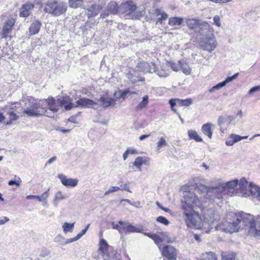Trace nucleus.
Wrapping results in <instances>:
<instances>
[{
    "instance_id": "nucleus-1",
    "label": "nucleus",
    "mask_w": 260,
    "mask_h": 260,
    "mask_svg": "<svg viewBox=\"0 0 260 260\" xmlns=\"http://www.w3.org/2000/svg\"><path fill=\"white\" fill-rule=\"evenodd\" d=\"M187 26L201 37V47L211 52L217 46V42L213 34L214 29L207 22L201 19L189 18L185 20Z\"/></svg>"
},
{
    "instance_id": "nucleus-2",
    "label": "nucleus",
    "mask_w": 260,
    "mask_h": 260,
    "mask_svg": "<svg viewBox=\"0 0 260 260\" xmlns=\"http://www.w3.org/2000/svg\"><path fill=\"white\" fill-rule=\"evenodd\" d=\"M183 215L187 226L195 229H201L207 233L214 227L215 222L218 219V215L212 212L205 214L203 220L199 214L193 210H186L183 211Z\"/></svg>"
},
{
    "instance_id": "nucleus-3",
    "label": "nucleus",
    "mask_w": 260,
    "mask_h": 260,
    "mask_svg": "<svg viewBox=\"0 0 260 260\" xmlns=\"http://www.w3.org/2000/svg\"><path fill=\"white\" fill-rule=\"evenodd\" d=\"M59 107V100L53 98L43 100L38 102H30L29 107L24 111V113L29 116H38L44 115L49 117H53L54 113L58 111Z\"/></svg>"
},
{
    "instance_id": "nucleus-4",
    "label": "nucleus",
    "mask_w": 260,
    "mask_h": 260,
    "mask_svg": "<svg viewBox=\"0 0 260 260\" xmlns=\"http://www.w3.org/2000/svg\"><path fill=\"white\" fill-rule=\"evenodd\" d=\"M235 218L241 225L240 229L248 230L249 235L260 237V218L254 220L252 215L243 212L235 214Z\"/></svg>"
},
{
    "instance_id": "nucleus-5",
    "label": "nucleus",
    "mask_w": 260,
    "mask_h": 260,
    "mask_svg": "<svg viewBox=\"0 0 260 260\" xmlns=\"http://www.w3.org/2000/svg\"><path fill=\"white\" fill-rule=\"evenodd\" d=\"M59 107H64L66 110H69L72 108L82 107L85 108H93L97 103L88 98H80L75 103L71 102L69 96L60 98L59 99Z\"/></svg>"
},
{
    "instance_id": "nucleus-6",
    "label": "nucleus",
    "mask_w": 260,
    "mask_h": 260,
    "mask_svg": "<svg viewBox=\"0 0 260 260\" xmlns=\"http://www.w3.org/2000/svg\"><path fill=\"white\" fill-rule=\"evenodd\" d=\"M235 214L234 213H230L227 215V218L224 219L221 223L216 225L218 220L219 219V216L218 215V219L216 222H215V225L217 230H221L226 233H233L238 232L241 228V225H239L236 218H235Z\"/></svg>"
},
{
    "instance_id": "nucleus-7",
    "label": "nucleus",
    "mask_w": 260,
    "mask_h": 260,
    "mask_svg": "<svg viewBox=\"0 0 260 260\" xmlns=\"http://www.w3.org/2000/svg\"><path fill=\"white\" fill-rule=\"evenodd\" d=\"M67 8L66 3L56 0H49L45 4L44 11L52 16H59L67 11Z\"/></svg>"
},
{
    "instance_id": "nucleus-8",
    "label": "nucleus",
    "mask_w": 260,
    "mask_h": 260,
    "mask_svg": "<svg viewBox=\"0 0 260 260\" xmlns=\"http://www.w3.org/2000/svg\"><path fill=\"white\" fill-rule=\"evenodd\" d=\"M99 251L102 254L104 260H121L120 254L104 239L100 240Z\"/></svg>"
},
{
    "instance_id": "nucleus-9",
    "label": "nucleus",
    "mask_w": 260,
    "mask_h": 260,
    "mask_svg": "<svg viewBox=\"0 0 260 260\" xmlns=\"http://www.w3.org/2000/svg\"><path fill=\"white\" fill-rule=\"evenodd\" d=\"M200 200L193 192H186L184 195V200L182 203V208L183 211L186 210H193V208L201 206Z\"/></svg>"
},
{
    "instance_id": "nucleus-10",
    "label": "nucleus",
    "mask_w": 260,
    "mask_h": 260,
    "mask_svg": "<svg viewBox=\"0 0 260 260\" xmlns=\"http://www.w3.org/2000/svg\"><path fill=\"white\" fill-rule=\"evenodd\" d=\"M137 9L136 5L132 1L122 3L119 6V12L121 14L132 15Z\"/></svg>"
},
{
    "instance_id": "nucleus-11",
    "label": "nucleus",
    "mask_w": 260,
    "mask_h": 260,
    "mask_svg": "<svg viewBox=\"0 0 260 260\" xmlns=\"http://www.w3.org/2000/svg\"><path fill=\"white\" fill-rule=\"evenodd\" d=\"M208 193H209V199L214 201L215 198L218 199L222 198L223 194L226 193L224 190V187H222L221 184L216 187H210Z\"/></svg>"
},
{
    "instance_id": "nucleus-12",
    "label": "nucleus",
    "mask_w": 260,
    "mask_h": 260,
    "mask_svg": "<svg viewBox=\"0 0 260 260\" xmlns=\"http://www.w3.org/2000/svg\"><path fill=\"white\" fill-rule=\"evenodd\" d=\"M161 254L169 260H175L177 256V250L172 246L166 245L161 250Z\"/></svg>"
},
{
    "instance_id": "nucleus-13",
    "label": "nucleus",
    "mask_w": 260,
    "mask_h": 260,
    "mask_svg": "<svg viewBox=\"0 0 260 260\" xmlns=\"http://www.w3.org/2000/svg\"><path fill=\"white\" fill-rule=\"evenodd\" d=\"M57 177L60 179L61 183L67 187H74L78 183V180L77 179L67 178L66 176L62 174H58Z\"/></svg>"
},
{
    "instance_id": "nucleus-14",
    "label": "nucleus",
    "mask_w": 260,
    "mask_h": 260,
    "mask_svg": "<svg viewBox=\"0 0 260 260\" xmlns=\"http://www.w3.org/2000/svg\"><path fill=\"white\" fill-rule=\"evenodd\" d=\"M234 119L235 117L233 116L226 115L219 116L218 118L217 122L218 125L220 127L221 132L223 133L226 129V127H224V123H226L229 124Z\"/></svg>"
},
{
    "instance_id": "nucleus-15",
    "label": "nucleus",
    "mask_w": 260,
    "mask_h": 260,
    "mask_svg": "<svg viewBox=\"0 0 260 260\" xmlns=\"http://www.w3.org/2000/svg\"><path fill=\"white\" fill-rule=\"evenodd\" d=\"M138 67L140 68L143 72L153 73L156 72V64L153 62L149 63L146 62H139Z\"/></svg>"
},
{
    "instance_id": "nucleus-16",
    "label": "nucleus",
    "mask_w": 260,
    "mask_h": 260,
    "mask_svg": "<svg viewBox=\"0 0 260 260\" xmlns=\"http://www.w3.org/2000/svg\"><path fill=\"white\" fill-rule=\"evenodd\" d=\"M15 23V20L13 18H10L5 23L2 29V38H6L12 30V28Z\"/></svg>"
},
{
    "instance_id": "nucleus-17",
    "label": "nucleus",
    "mask_w": 260,
    "mask_h": 260,
    "mask_svg": "<svg viewBox=\"0 0 260 260\" xmlns=\"http://www.w3.org/2000/svg\"><path fill=\"white\" fill-rule=\"evenodd\" d=\"M239 75V73H236L233 75L231 77H228L224 81L218 83L216 85L213 86L210 90L209 92H213L215 90L219 89L220 88H221L222 87H224L227 83L232 81L233 80L235 79Z\"/></svg>"
},
{
    "instance_id": "nucleus-18",
    "label": "nucleus",
    "mask_w": 260,
    "mask_h": 260,
    "mask_svg": "<svg viewBox=\"0 0 260 260\" xmlns=\"http://www.w3.org/2000/svg\"><path fill=\"white\" fill-rule=\"evenodd\" d=\"M34 8V5L31 3H27L24 4L20 10L19 15L20 17H27L30 14L31 11Z\"/></svg>"
},
{
    "instance_id": "nucleus-19",
    "label": "nucleus",
    "mask_w": 260,
    "mask_h": 260,
    "mask_svg": "<svg viewBox=\"0 0 260 260\" xmlns=\"http://www.w3.org/2000/svg\"><path fill=\"white\" fill-rule=\"evenodd\" d=\"M99 101L101 103V106L104 108H107L110 106H113L116 100L112 98L103 95L100 97Z\"/></svg>"
},
{
    "instance_id": "nucleus-20",
    "label": "nucleus",
    "mask_w": 260,
    "mask_h": 260,
    "mask_svg": "<svg viewBox=\"0 0 260 260\" xmlns=\"http://www.w3.org/2000/svg\"><path fill=\"white\" fill-rule=\"evenodd\" d=\"M124 231L127 233H142L143 231L142 226L138 225L134 226L128 222H125L124 225Z\"/></svg>"
},
{
    "instance_id": "nucleus-21",
    "label": "nucleus",
    "mask_w": 260,
    "mask_h": 260,
    "mask_svg": "<svg viewBox=\"0 0 260 260\" xmlns=\"http://www.w3.org/2000/svg\"><path fill=\"white\" fill-rule=\"evenodd\" d=\"M160 78H166L170 75V71L166 63L162 64L155 72Z\"/></svg>"
},
{
    "instance_id": "nucleus-22",
    "label": "nucleus",
    "mask_w": 260,
    "mask_h": 260,
    "mask_svg": "<svg viewBox=\"0 0 260 260\" xmlns=\"http://www.w3.org/2000/svg\"><path fill=\"white\" fill-rule=\"evenodd\" d=\"M238 180L237 179L229 181L224 184H222V187H224V190L226 193L229 192L231 193L234 192V188L238 185Z\"/></svg>"
},
{
    "instance_id": "nucleus-23",
    "label": "nucleus",
    "mask_w": 260,
    "mask_h": 260,
    "mask_svg": "<svg viewBox=\"0 0 260 260\" xmlns=\"http://www.w3.org/2000/svg\"><path fill=\"white\" fill-rule=\"evenodd\" d=\"M248 190L249 192L247 193L245 192V193L243 194V197H247L249 196V193H250L251 195H255L256 193H257L256 197L257 198H258L259 193L260 192L259 187L253 184L252 183H250L248 185Z\"/></svg>"
},
{
    "instance_id": "nucleus-24",
    "label": "nucleus",
    "mask_w": 260,
    "mask_h": 260,
    "mask_svg": "<svg viewBox=\"0 0 260 260\" xmlns=\"http://www.w3.org/2000/svg\"><path fill=\"white\" fill-rule=\"evenodd\" d=\"M102 7L98 4L92 5L88 9V17H92L96 16L100 12Z\"/></svg>"
},
{
    "instance_id": "nucleus-25",
    "label": "nucleus",
    "mask_w": 260,
    "mask_h": 260,
    "mask_svg": "<svg viewBox=\"0 0 260 260\" xmlns=\"http://www.w3.org/2000/svg\"><path fill=\"white\" fill-rule=\"evenodd\" d=\"M42 23L40 21L36 20L30 26L29 33L30 35H36L38 34L41 27Z\"/></svg>"
},
{
    "instance_id": "nucleus-26",
    "label": "nucleus",
    "mask_w": 260,
    "mask_h": 260,
    "mask_svg": "<svg viewBox=\"0 0 260 260\" xmlns=\"http://www.w3.org/2000/svg\"><path fill=\"white\" fill-rule=\"evenodd\" d=\"M54 241L61 245H65L74 242L73 238L67 239L60 235H58L55 237Z\"/></svg>"
},
{
    "instance_id": "nucleus-27",
    "label": "nucleus",
    "mask_w": 260,
    "mask_h": 260,
    "mask_svg": "<svg viewBox=\"0 0 260 260\" xmlns=\"http://www.w3.org/2000/svg\"><path fill=\"white\" fill-rule=\"evenodd\" d=\"M178 63L179 64L180 69H181L184 74L186 75L190 74L191 69L184 60L182 59L178 61Z\"/></svg>"
},
{
    "instance_id": "nucleus-28",
    "label": "nucleus",
    "mask_w": 260,
    "mask_h": 260,
    "mask_svg": "<svg viewBox=\"0 0 260 260\" xmlns=\"http://www.w3.org/2000/svg\"><path fill=\"white\" fill-rule=\"evenodd\" d=\"M155 14L157 17H158L157 19V23H161L163 20H166L168 17L166 13L159 9H155Z\"/></svg>"
},
{
    "instance_id": "nucleus-29",
    "label": "nucleus",
    "mask_w": 260,
    "mask_h": 260,
    "mask_svg": "<svg viewBox=\"0 0 260 260\" xmlns=\"http://www.w3.org/2000/svg\"><path fill=\"white\" fill-rule=\"evenodd\" d=\"M183 22V18L179 17H174L169 18L168 24L171 26H178L181 25Z\"/></svg>"
},
{
    "instance_id": "nucleus-30",
    "label": "nucleus",
    "mask_w": 260,
    "mask_h": 260,
    "mask_svg": "<svg viewBox=\"0 0 260 260\" xmlns=\"http://www.w3.org/2000/svg\"><path fill=\"white\" fill-rule=\"evenodd\" d=\"M211 125L212 124L210 123L204 124L202 125L201 129L203 133L210 139H211L212 137Z\"/></svg>"
},
{
    "instance_id": "nucleus-31",
    "label": "nucleus",
    "mask_w": 260,
    "mask_h": 260,
    "mask_svg": "<svg viewBox=\"0 0 260 260\" xmlns=\"http://www.w3.org/2000/svg\"><path fill=\"white\" fill-rule=\"evenodd\" d=\"M188 136L190 140H193L197 142L203 141L202 138L198 134L197 132L194 130H188Z\"/></svg>"
},
{
    "instance_id": "nucleus-32",
    "label": "nucleus",
    "mask_w": 260,
    "mask_h": 260,
    "mask_svg": "<svg viewBox=\"0 0 260 260\" xmlns=\"http://www.w3.org/2000/svg\"><path fill=\"white\" fill-rule=\"evenodd\" d=\"M68 198V196H66L65 194H63L62 191L59 190L55 192L54 194V204L55 205V206H57V202L58 201L63 200L66 199Z\"/></svg>"
},
{
    "instance_id": "nucleus-33",
    "label": "nucleus",
    "mask_w": 260,
    "mask_h": 260,
    "mask_svg": "<svg viewBox=\"0 0 260 260\" xmlns=\"http://www.w3.org/2000/svg\"><path fill=\"white\" fill-rule=\"evenodd\" d=\"M143 164H146V159L143 157L139 156L135 159L133 163V166L136 167L139 171H141L142 170L141 166Z\"/></svg>"
},
{
    "instance_id": "nucleus-34",
    "label": "nucleus",
    "mask_w": 260,
    "mask_h": 260,
    "mask_svg": "<svg viewBox=\"0 0 260 260\" xmlns=\"http://www.w3.org/2000/svg\"><path fill=\"white\" fill-rule=\"evenodd\" d=\"M239 189L241 190L243 194L245 191L248 190V182L245 178H242L240 180L239 184Z\"/></svg>"
},
{
    "instance_id": "nucleus-35",
    "label": "nucleus",
    "mask_w": 260,
    "mask_h": 260,
    "mask_svg": "<svg viewBox=\"0 0 260 260\" xmlns=\"http://www.w3.org/2000/svg\"><path fill=\"white\" fill-rule=\"evenodd\" d=\"M108 11L112 14L119 13V7L115 2H111L107 6Z\"/></svg>"
},
{
    "instance_id": "nucleus-36",
    "label": "nucleus",
    "mask_w": 260,
    "mask_h": 260,
    "mask_svg": "<svg viewBox=\"0 0 260 260\" xmlns=\"http://www.w3.org/2000/svg\"><path fill=\"white\" fill-rule=\"evenodd\" d=\"M209 188L207 187L206 185L200 184L198 185L196 189V190L202 194L206 193L207 198H209V193H208V191L209 190Z\"/></svg>"
},
{
    "instance_id": "nucleus-37",
    "label": "nucleus",
    "mask_w": 260,
    "mask_h": 260,
    "mask_svg": "<svg viewBox=\"0 0 260 260\" xmlns=\"http://www.w3.org/2000/svg\"><path fill=\"white\" fill-rule=\"evenodd\" d=\"M129 92L128 89L124 90H119L118 91L115 92L114 96L116 99H124L126 95Z\"/></svg>"
},
{
    "instance_id": "nucleus-38",
    "label": "nucleus",
    "mask_w": 260,
    "mask_h": 260,
    "mask_svg": "<svg viewBox=\"0 0 260 260\" xmlns=\"http://www.w3.org/2000/svg\"><path fill=\"white\" fill-rule=\"evenodd\" d=\"M177 102L178 106H189L192 103V100L190 98H187L185 100L177 99Z\"/></svg>"
},
{
    "instance_id": "nucleus-39",
    "label": "nucleus",
    "mask_w": 260,
    "mask_h": 260,
    "mask_svg": "<svg viewBox=\"0 0 260 260\" xmlns=\"http://www.w3.org/2000/svg\"><path fill=\"white\" fill-rule=\"evenodd\" d=\"M201 260H217V259L214 252H207L203 254Z\"/></svg>"
},
{
    "instance_id": "nucleus-40",
    "label": "nucleus",
    "mask_w": 260,
    "mask_h": 260,
    "mask_svg": "<svg viewBox=\"0 0 260 260\" xmlns=\"http://www.w3.org/2000/svg\"><path fill=\"white\" fill-rule=\"evenodd\" d=\"M7 113L9 116V121L5 123L6 125L11 124L13 121L17 120L19 118V116L14 112L9 111Z\"/></svg>"
},
{
    "instance_id": "nucleus-41",
    "label": "nucleus",
    "mask_w": 260,
    "mask_h": 260,
    "mask_svg": "<svg viewBox=\"0 0 260 260\" xmlns=\"http://www.w3.org/2000/svg\"><path fill=\"white\" fill-rule=\"evenodd\" d=\"M74 227V223H70L64 222L62 225L63 232L67 234L68 232H72Z\"/></svg>"
},
{
    "instance_id": "nucleus-42",
    "label": "nucleus",
    "mask_w": 260,
    "mask_h": 260,
    "mask_svg": "<svg viewBox=\"0 0 260 260\" xmlns=\"http://www.w3.org/2000/svg\"><path fill=\"white\" fill-rule=\"evenodd\" d=\"M125 222L119 221L118 223L115 222H112L113 228L117 230L119 232H122V230H124V225H125Z\"/></svg>"
},
{
    "instance_id": "nucleus-43",
    "label": "nucleus",
    "mask_w": 260,
    "mask_h": 260,
    "mask_svg": "<svg viewBox=\"0 0 260 260\" xmlns=\"http://www.w3.org/2000/svg\"><path fill=\"white\" fill-rule=\"evenodd\" d=\"M148 103V96L145 95L143 98V100L140 102L138 106H137V109L138 110H141L145 108Z\"/></svg>"
},
{
    "instance_id": "nucleus-44",
    "label": "nucleus",
    "mask_w": 260,
    "mask_h": 260,
    "mask_svg": "<svg viewBox=\"0 0 260 260\" xmlns=\"http://www.w3.org/2000/svg\"><path fill=\"white\" fill-rule=\"evenodd\" d=\"M83 0H69V6L72 8H77L81 6Z\"/></svg>"
},
{
    "instance_id": "nucleus-45",
    "label": "nucleus",
    "mask_w": 260,
    "mask_h": 260,
    "mask_svg": "<svg viewBox=\"0 0 260 260\" xmlns=\"http://www.w3.org/2000/svg\"><path fill=\"white\" fill-rule=\"evenodd\" d=\"M49 189H48L46 191L44 192L41 196H37L36 199H37L40 202H45V203H47V198L49 197Z\"/></svg>"
},
{
    "instance_id": "nucleus-46",
    "label": "nucleus",
    "mask_w": 260,
    "mask_h": 260,
    "mask_svg": "<svg viewBox=\"0 0 260 260\" xmlns=\"http://www.w3.org/2000/svg\"><path fill=\"white\" fill-rule=\"evenodd\" d=\"M235 257V254L231 252H225L222 254V258H224L225 260H233Z\"/></svg>"
},
{
    "instance_id": "nucleus-47",
    "label": "nucleus",
    "mask_w": 260,
    "mask_h": 260,
    "mask_svg": "<svg viewBox=\"0 0 260 260\" xmlns=\"http://www.w3.org/2000/svg\"><path fill=\"white\" fill-rule=\"evenodd\" d=\"M166 64L168 67V69L171 68L172 70L175 72H178L180 70L179 64L176 63L174 62H167Z\"/></svg>"
},
{
    "instance_id": "nucleus-48",
    "label": "nucleus",
    "mask_w": 260,
    "mask_h": 260,
    "mask_svg": "<svg viewBox=\"0 0 260 260\" xmlns=\"http://www.w3.org/2000/svg\"><path fill=\"white\" fill-rule=\"evenodd\" d=\"M152 239L154 241L155 243L157 245L158 248L160 249V246L161 245V243L162 242V240L161 237L155 234H153V236H152Z\"/></svg>"
},
{
    "instance_id": "nucleus-49",
    "label": "nucleus",
    "mask_w": 260,
    "mask_h": 260,
    "mask_svg": "<svg viewBox=\"0 0 260 260\" xmlns=\"http://www.w3.org/2000/svg\"><path fill=\"white\" fill-rule=\"evenodd\" d=\"M231 138L235 142V143L243 140V139H246L248 138V136H240L239 135L232 134L231 135Z\"/></svg>"
},
{
    "instance_id": "nucleus-50",
    "label": "nucleus",
    "mask_w": 260,
    "mask_h": 260,
    "mask_svg": "<svg viewBox=\"0 0 260 260\" xmlns=\"http://www.w3.org/2000/svg\"><path fill=\"white\" fill-rule=\"evenodd\" d=\"M156 148L157 150H159L162 146H166L167 145V142L166 139L164 137H161L156 143Z\"/></svg>"
},
{
    "instance_id": "nucleus-51",
    "label": "nucleus",
    "mask_w": 260,
    "mask_h": 260,
    "mask_svg": "<svg viewBox=\"0 0 260 260\" xmlns=\"http://www.w3.org/2000/svg\"><path fill=\"white\" fill-rule=\"evenodd\" d=\"M90 224H88L84 229L82 230L76 237L73 238V241H76L81 238L87 232V230L89 228Z\"/></svg>"
},
{
    "instance_id": "nucleus-52",
    "label": "nucleus",
    "mask_w": 260,
    "mask_h": 260,
    "mask_svg": "<svg viewBox=\"0 0 260 260\" xmlns=\"http://www.w3.org/2000/svg\"><path fill=\"white\" fill-rule=\"evenodd\" d=\"M156 220L165 225H168L170 224V221L164 216H158L156 218Z\"/></svg>"
},
{
    "instance_id": "nucleus-53",
    "label": "nucleus",
    "mask_w": 260,
    "mask_h": 260,
    "mask_svg": "<svg viewBox=\"0 0 260 260\" xmlns=\"http://www.w3.org/2000/svg\"><path fill=\"white\" fill-rule=\"evenodd\" d=\"M21 182H22V181H21V179H20V178L18 177L17 179L15 180H10L8 182V184L10 186H12L13 185H16V186H20Z\"/></svg>"
},
{
    "instance_id": "nucleus-54",
    "label": "nucleus",
    "mask_w": 260,
    "mask_h": 260,
    "mask_svg": "<svg viewBox=\"0 0 260 260\" xmlns=\"http://www.w3.org/2000/svg\"><path fill=\"white\" fill-rule=\"evenodd\" d=\"M120 189V188L119 187L111 186L110 187V188L107 191H106L105 192L104 194H105V196H107V195L109 194L110 193L118 191Z\"/></svg>"
},
{
    "instance_id": "nucleus-55",
    "label": "nucleus",
    "mask_w": 260,
    "mask_h": 260,
    "mask_svg": "<svg viewBox=\"0 0 260 260\" xmlns=\"http://www.w3.org/2000/svg\"><path fill=\"white\" fill-rule=\"evenodd\" d=\"M50 254V251L47 248H43L40 252L39 255L42 257H45Z\"/></svg>"
},
{
    "instance_id": "nucleus-56",
    "label": "nucleus",
    "mask_w": 260,
    "mask_h": 260,
    "mask_svg": "<svg viewBox=\"0 0 260 260\" xmlns=\"http://www.w3.org/2000/svg\"><path fill=\"white\" fill-rule=\"evenodd\" d=\"M260 90V86H256L251 88L248 92V95H250L254 92Z\"/></svg>"
},
{
    "instance_id": "nucleus-57",
    "label": "nucleus",
    "mask_w": 260,
    "mask_h": 260,
    "mask_svg": "<svg viewBox=\"0 0 260 260\" xmlns=\"http://www.w3.org/2000/svg\"><path fill=\"white\" fill-rule=\"evenodd\" d=\"M156 204L157 206L159 208L161 209L162 210H163L166 212H169V213L172 212V211L170 209H169L168 208L164 207L158 202H156Z\"/></svg>"
},
{
    "instance_id": "nucleus-58",
    "label": "nucleus",
    "mask_w": 260,
    "mask_h": 260,
    "mask_svg": "<svg viewBox=\"0 0 260 260\" xmlns=\"http://www.w3.org/2000/svg\"><path fill=\"white\" fill-rule=\"evenodd\" d=\"M220 17L218 15H216L213 18L214 22L217 26H220Z\"/></svg>"
},
{
    "instance_id": "nucleus-59",
    "label": "nucleus",
    "mask_w": 260,
    "mask_h": 260,
    "mask_svg": "<svg viewBox=\"0 0 260 260\" xmlns=\"http://www.w3.org/2000/svg\"><path fill=\"white\" fill-rule=\"evenodd\" d=\"M136 13H137V15L136 16V18H138L139 17L142 16V15H144L145 14V10L144 9L141 10H136Z\"/></svg>"
},
{
    "instance_id": "nucleus-60",
    "label": "nucleus",
    "mask_w": 260,
    "mask_h": 260,
    "mask_svg": "<svg viewBox=\"0 0 260 260\" xmlns=\"http://www.w3.org/2000/svg\"><path fill=\"white\" fill-rule=\"evenodd\" d=\"M177 99H171L169 101V104L171 105V109H173L175 106L178 105V103L177 102Z\"/></svg>"
},
{
    "instance_id": "nucleus-61",
    "label": "nucleus",
    "mask_w": 260,
    "mask_h": 260,
    "mask_svg": "<svg viewBox=\"0 0 260 260\" xmlns=\"http://www.w3.org/2000/svg\"><path fill=\"white\" fill-rule=\"evenodd\" d=\"M225 144L228 146H233L235 144L233 140L231 138V136H230L226 139Z\"/></svg>"
},
{
    "instance_id": "nucleus-62",
    "label": "nucleus",
    "mask_w": 260,
    "mask_h": 260,
    "mask_svg": "<svg viewBox=\"0 0 260 260\" xmlns=\"http://www.w3.org/2000/svg\"><path fill=\"white\" fill-rule=\"evenodd\" d=\"M126 150L127 152L128 153V154L133 155L137 153V151L135 149L133 148L132 147L127 148Z\"/></svg>"
},
{
    "instance_id": "nucleus-63",
    "label": "nucleus",
    "mask_w": 260,
    "mask_h": 260,
    "mask_svg": "<svg viewBox=\"0 0 260 260\" xmlns=\"http://www.w3.org/2000/svg\"><path fill=\"white\" fill-rule=\"evenodd\" d=\"M128 79L133 82V83H136L138 81H144V78H141V79H133V76L132 75H129L128 76Z\"/></svg>"
},
{
    "instance_id": "nucleus-64",
    "label": "nucleus",
    "mask_w": 260,
    "mask_h": 260,
    "mask_svg": "<svg viewBox=\"0 0 260 260\" xmlns=\"http://www.w3.org/2000/svg\"><path fill=\"white\" fill-rule=\"evenodd\" d=\"M9 221V218H8L7 217H4L3 219H0V225H3Z\"/></svg>"
}]
</instances>
